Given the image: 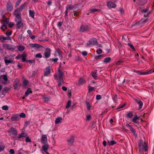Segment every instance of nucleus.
<instances>
[{
    "label": "nucleus",
    "instance_id": "1",
    "mask_svg": "<svg viewBox=\"0 0 154 154\" xmlns=\"http://www.w3.org/2000/svg\"><path fill=\"white\" fill-rule=\"evenodd\" d=\"M63 72L60 69H59L54 75L55 79L57 80L58 82V87L61 86V84L63 83L64 80L63 78Z\"/></svg>",
    "mask_w": 154,
    "mask_h": 154
},
{
    "label": "nucleus",
    "instance_id": "2",
    "mask_svg": "<svg viewBox=\"0 0 154 154\" xmlns=\"http://www.w3.org/2000/svg\"><path fill=\"white\" fill-rule=\"evenodd\" d=\"M138 146L139 148V151L144 150L147 151L148 149L147 143L144 142L143 143L141 140H140L139 142Z\"/></svg>",
    "mask_w": 154,
    "mask_h": 154
},
{
    "label": "nucleus",
    "instance_id": "3",
    "mask_svg": "<svg viewBox=\"0 0 154 154\" xmlns=\"http://www.w3.org/2000/svg\"><path fill=\"white\" fill-rule=\"evenodd\" d=\"M134 72L140 75H146L154 72V69H151L149 70H146L145 72H142L139 70H134Z\"/></svg>",
    "mask_w": 154,
    "mask_h": 154
},
{
    "label": "nucleus",
    "instance_id": "4",
    "mask_svg": "<svg viewBox=\"0 0 154 154\" xmlns=\"http://www.w3.org/2000/svg\"><path fill=\"white\" fill-rule=\"evenodd\" d=\"M90 28L89 26L86 24L82 25L79 29V31L81 32H83L89 31Z\"/></svg>",
    "mask_w": 154,
    "mask_h": 154
},
{
    "label": "nucleus",
    "instance_id": "5",
    "mask_svg": "<svg viewBox=\"0 0 154 154\" xmlns=\"http://www.w3.org/2000/svg\"><path fill=\"white\" fill-rule=\"evenodd\" d=\"M13 9V5L10 0H8L6 5V10L8 11H11Z\"/></svg>",
    "mask_w": 154,
    "mask_h": 154
},
{
    "label": "nucleus",
    "instance_id": "6",
    "mask_svg": "<svg viewBox=\"0 0 154 154\" xmlns=\"http://www.w3.org/2000/svg\"><path fill=\"white\" fill-rule=\"evenodd\" d=\"M14 15L15 17V21L16 22L22 20L20 13L17 12V11H15L14 12Z\"/></svg>",
    "mask_w": 154,
    "mask_h": 154
},
{
    "label": "nucleus",
    "instance_id": "7",
    "mask_svg": "<svg viewBox=\"0 0 154 154\" xmlns=\"http://www.w3.org/2000/svg\"><path fill=\"white\" fill-rule=\"evenodd\" d=\"M27 55L26 54L24 53L22 54H18L16 57V58L17 59L22 58L21 59L23 62L26 61V57Z\"/></svg>",
    "mask_w": 154,
    "mask_h": 154
},
{
    "label": "nucleus",
    "instance_id": "8",
    "mask_svg": "<svg viewBox=\"0 0 154 154\" xmlns=\"http://www.w3.org/2000/svg\"><path fill=\"white\" fill-rule=\"evenodd\" d=\"M8 133L11 135L16 136L17 134L16 129L14 128H11L8 131Z\"/></svg>",
    "mask_w": 154,
    "mask_h": 154
},
{
    "label": "nucleus",
    "instance_id": "9",
    "mask_svg": "<svg viewBox=\"0 0 154 154\" xmlns=\"http://www.w3.org/2000/svg\"><path fill=\"white\" fill-rule=\"evenodd\" d=\"M51 69L50 66L46 68L44 70V75L45 76H48L51 74Z\"/></svg>",
    "mask_w": 154,
    "mask_h": 154
},
{
    "label": "nucleus",
    "instance_id": "10",
    "mask_svg": "<svg viewBox=\"0 0 154 154\" xmlns=\"http://www.w3.org/2000/svg\"><path fill=\"white\" fill-rule=\"evenodd\" d=\"M133 100L138 104L139 105V106L138 107V109H140L142 108L143 105V103L142 101L139 99L138 98H134Z\"/></svg>",
    "mask_w": 154,
    "mask_h": 154
},
{
    "label": "nucleus",
    "instance_id": "11",
    "mask_svg": "<svg viewBox=\"0 0 154 154\" xmlns=\"http://www.w3.org/2000/svg\"><path fill=\"white\" fill-rule=\"evenodd\" d=\"M44 55L45 58L49 57L51 55V49L49 48H46Z\"/></svg>",
    "mask_w": 154,
    "mask_h": 154
},
{
    "label": "nucleus",
    "instance_id": "12",
    "mask_svg": "<svg viewBox=\"0 0 154 154\" xmlns=\"http://www.w3.org/2000/svg\"><path fill=\"white\" fill-rule=\"evenodd\" d=\"M20 119V117L17 114L13 115L11 118V120L13 122H17Z\"/></svg>",
    "mask_w": 154,
    "mask_h": 154
},
{
    "label": "nucleus",
    "instance_id": "13",
    "mask_svg": "<svg viewBox=\"0 0 154 154\" xmlns=\"http://www.w3.org/2000/svg\"><path fill=\"white\" fill-rule=\"evenodd\" d=\"M107 6L110 8H114L116 7V5L111 1H109L107 2Z\"/></svg>",
    "mask_w": 154,
    "mask_h": 154
},
{
    "label": "nucleus",
    "instance_id": "14",
    "mask_svg": "<svg viewBox=\"0 0 154 154\" xmlns=\"http://www.w3.org/2000/svg\"><path fill=\"white\" fill-rule=\"evenodd\" d=\"M29 46L32 48H39L41 47H43L42 46L36 43L30 44Z\"/></svg>",
    "mask_w": 154,
    "mask_h": 154
},
{
    "label": "nucleus",
    "instance_id": "15",
    "mask_svg": "<svg viewBox=\"0 0 154 154\" xmlns=\"http://www.w3.org/2000/svg\"><path fill=\"white\" fill-rule=\"evenodd\" d=\"M3 47L5 49H6L11 50L12 49L11 46L9 44H8L6 43L3 44Z\"/></svg>",
    "mask_w": 154,
    "mask_h": 154
},
{
    "label": "nucleus",
    "instance_id": "16",
    "mask_svg": "<svg viewBox=\"0 0 154 154\" xmlns=\"http://www.w3.org/2000/svg\"><path fill=\"white\" fill-rule=\"evenodd\" d=\"M42 143L45 144L47 142V137L45 135H43L42 136L41 138Z\"/></svg>",
    "mask_w": 154,
    "mask_h": 154
},
{
    "label": "nucleus",
    "instance_id": "17",
    "mask_svg": "<svg viewBox=\"0 0 154 154\" xmlns=\"http://www.w3.org/2000/svg\"><path fill=\"white\" fill-rule=\"evenodd\" d=\"M9 23V21L8 19H4L2 21V24L3 25V26H4V28H5V29H7V27H6V25L8 24Z\"/></svg>",
    "mask_w": 154,
    "mask_h": 154
},
{
    "label": "nucleus",
    "instance_id": "18",
    "mask_svg": "<svg viewBox=\"0 0 154 154\" xmlns=\"http://www.w3.org/2000/svg\"><path fill=\"white\" fill-rule=\"evenodd\" d=\"M26 3H24L22 5H21L19 8H17V9L15 11H17V12H18L20 11H21L24 8Z\"/></svg>",
    "mask_w": 154,
    "mask_h": 154
},
{
    "label": "nucleus",
    "instance_id": "19",
    "mask_svg": "<svg viewBox=\"0 0 154 154\" xmlns=\"http://www.w3.org/2000/svg\"><path fill=\"white\" fill-rule=\"evenodd\" d=\"M74 140V137H72L69 139L67 140L69 145H72L73 143Z\"/></svg>",
    "mask_w": 154,
    "mask_h": 154
},
{
    "label": "nucleus",
    "instance_id": "20",
    "mask_svg": "<svg viewBox=\"0 0 154 154\" xmlns=\"http://www.w3.org/2000/svg\"><path fill=\"white\" fill-rule=\"evenodd\" d=\"M17 24V29L20 28L21 26H23V23L22 22V20L16 22Z\"/></svg>",
    "mask_w": 154,
    "mask_h": 154
},
{
    "label": "nucleus",
    "instance_id": "21",
    "mask_svg": "<svg viewBox=\"0 0 154 154\" xmlns=\"http://www.w3.org/2000/svg\"><path fill=\"white\" fill-rule=\"evenodd\" d=\"M48 147L47 145H45L42 146V149L45 152H47Z\"/></svg>",
    "mask_w": 154,
    "mask_h": 154
},
{
    "label": "nucleus",
    "instance_id": "22",
    "mask_svg": "<svg viewBox=\"0 0 154 154\" xmlns=\"http://www.w3.org/2000/svg\"><path fill=\"white\" fill-rule=\"evenodd\" d=\"M32 91L31 89L29 88L25 92V97H27L30 93H32Z\"/></svg>",
    "mask_w": 154,
    "mask_h": 154
},
{
    "label": "nucleus",
    "instance_id": "23",
    "mask_svg": "<svg viewBox=\"0 0 154 154\" xmlns=\"http://www.w3.org/2000/svg\"><path fill=\"white\" fill-rule=\"evenodd\" d=\"M90 12L91 13H93L96 11H101L100 9H90L89 10Z\"/></svg>",
    "mask_w": 154,
    "mask_h": 154
},
{
    "label": "nucleus",
    "instance_id": "24",
    "mask_svg": "<svg viewBox=\"0 0 154 154\" xmlns=\"http://www.w3.org/2000/svg\"><path fill=\"white\" fill-rule=\"evenodd\" d=\"M62 118L58 117L56 118L55 120V123L56 124H58L59 123L61 122V121L62 120Z\"/></svg>",
    "mask_w": 154,
    "mask_h": 154
},
{
    "label": "nucleus",
    "instance_id": "25",
    "mask_svg": "<svg viewBox=\"0 0 154 154\" xmlns=\"http://www.w3.org/2000/svg\"><path fill=\"white\" fill-rule=\"evenodd\" d=\"M139 117H138L136 115L134 116V118L132 119V121L135 123L137 122V120L139 119Z\"/></svg>",
    "mask_w": 154,
    "mask_h": 154
},
{
    "label": "nucleus",
    "instance_id": "26",
    "mask_svg": "<svg viewBox=\"0 0 154 154\" xmlns=\"http://www.w3.org/2000/svg\"><path fill=\"white\" fill-rule=\"evenodd\" d=\"M17 48L20 51H23L25 49V47L23 46L19 45L17 47Z\"/></svg>",
    "mask_w": 154,
    "mask_h": 154
},
{
    "label": "nucleus",
    "instance_id": "27",
    "mask_svg": "<svg viewBox=\"0 0 154 154\" xmlns=\"http://www.w3.org/2000/svg\"><path fill=\"white\" fill-rule=\"evenodd\" d=\"M74 8V6L72 5H68L66 7V9L69 11L71 10Z\"/></svg>",
    "mask_w": 154,
    "mask_h": 154
},
{
    "label": "nucleus",
    "instance_id": "28",
    "mask_svg": "<svg viewBox=\"0 0 154 154\" xmlns=\"http://www.w3.org/2000/svg\"><path fill=\"white\" fill-rule=\"evenodd\" d=\"M19 81H18L17 82H14V89H17L19 87Z\"/></svg>",
    "mask_w": 154,
    "mask_h": 154
},
{
    "label": "nucleus",
    "instance_id": "29",
    "mask_svg": "<svg viewBox=\"0 0 154 154\" xmlns=\"http://www.w3.org/2000/svg\"><path fill=\"white\" fill-rule=\"evenodd\" d=\"M85 80L82 78H80L79 80V85H82L85 83Z\"/></svg>",
    "mask_w": 154,
    "mask_h": 154
},
{
    "label": "nucleus",
    "instance_id": "30",
    "mask_svg": "<svg viewBox=\"0 0 154 154\" xmlns=\"http://www.w3.org/2000/svg\"><path fill=\"white\" fill-rule=\"evenodd\" d=\"M29 83V82L28 80H24L23 81V85L24 87H26Z\"/></svg>",
    "mask_w": 154,
    "mask_h": 154
},
{
    "label": "nucleus",
    "instance_id": "31",
    "mask_svg": "<svg viewBox=\"0 0 154 154\" xmlns=\"http://www.w3.org/2000/svg\"><path fill=\"white\" fill-rule=\"evenodd\" d=\"M108 143L109 146H112L116 144V142L114 140H111L110 141H108Z\"/></svg>",
    "mask_w": 154,
    "mask_h": 154
},
{
    "label": "nucleus",
    "instance_id": "32",
    "mask_svg": "<svg viewBox=\"0 0 154 154\" xmlns=\"http://www.w3.org/2000/svg\"><path fill=\"white\" fill-rule=\"evenodd\" d=\"M29 14L32 18H34V12L32 10H30L29 11Z\"/></svg>",
    "mask_w": 154,
    "mask_h": 154
},
{
    "label": "nucleus",
    "instance_id": "33",
    "mask_svg": "<svg viewBox=\"0 0 154 154\" xmlns=\"http://www.w3.org/2000/svg\"><path fill=\"white\" fill-rule=\"evenodd\" d=\"M26 134L23 132L21 133L20 134H18V138H20L22 137H25L26 136Z\"/></svg>",
    "mask_w": 154,
    "mask_h": 154
},
{
    "label": "nucleus",
    "instance_id": "34",
    "mask_svg": "<svg viewBox=\"0 0 154 154\" xmlns=\"http://www.w3.org/2000/svg\"><path fill=\"white\" fill-rule=\"evenodd\" d=\"M111 60V58L109 57H108L105 58L104 60V63H108Z\"/></svg>",
    "mask_w": 154,
    "mask_h": 154
},
{
    "label": "nucleus",
    "instance_id": "35",
    "mask_svg": "<svg viewBox=\"0 0 154 154\" xmlns=\"http://www.w3.org/2000/svg\"><path fill=\"white\" fill-rule=\"evenodd\" d=\"M2 78L5 81H7L8 80V78L6 75H1L0 76V78Z\"/></svg>",
    "mask_w": 154,
    "mask_h": 154
},
{
    "label": "nucleus",
    "instance_id": "36",
    "mask_svg": "<svg viewBox=\"0 0 154 154\" xmlns=\"http://www.w3.org/2000/svg\"><path fill=\"white\" fill-rule=\"evenodd\" d=\"M6 58V57H5V64L8 65L9 63H10L11 62H12V60H8L7 59H5V58Z\"/></svg>",
    "mask_w": 154,
    "mask_h": 154
},
{
    "label": "nucleus",
    "instance_id": "37",
    "mask_svg": "<svg viewBox=\"0 0 154 154\" xmlns=\"http://www.w3.org/2000/svg\"><path fill=\"white\" fill-rule=\"evenodd\" d=\"M86 103L88 109L89 110L91 108V104L88 102H87Z\"/></svg>",
    "mask_w": 154,
    "mask_h": 154
},
{
    "label": "nucleus",
    "instance_id": "38",
    "mask_svg": "<svg viewBox=\"0 0 154 154\" xmlns=\"http://www.w3.org/2000/svg\"><path fill=\"white\" fill-rule=\"evenodd\" d=\"M90 43L91 44H94L96 42V40L95 39H91L89 41Z\"/></svg>",
    "mask_w": 154,
    "mask_h": 154
},
{
    "label": "nucleus",
    "instance_id": "39",
    "mask_svg": "<svg viewBox=\"0 0 154 154\" xmlns=\"http://www.w3.org/2000/svg\"><path fill=\"white\" fill-rule=\"evenodd\" d=\"M92 75L95 79H96L97 77V74L95 72H92Z\"/></svg>",
    "mask_w": 154,
    "mask_h": 154
},
{
    "label": "nucleus",
    "instance_id": "40",
    "mask_svg": "<svg viewBox=\"0 0 154 154\" xmlns=\"http://www.w3.org/2000/svg\"><path fill=\"white\" fill-rule=\"evenodd\" d=\"M130 130L132 133L135 134V131L134 129L132 127V126H130Z\"/></svg>",
    "mask_w": 154,
    "mask_h": 154
},
{
    "label": "nucleus",
    "instance_id": "41",
    "mask_svg": "<svg viewBox=\"0 0 154 154\" xmlns=\"http://www.w3.org/2000/svg\"><path fill=\"white\" fill-rule=\"evenodd\" d=\"M133 116V114L132 112H130L127 114V116L128 117L130 118H131Z\"/></svg>",
    "mask_w": 154,
    "mask_h": 154
},
{
    "label": "nucleus",
    "instance_id": "42",
    "mask_svg": "<svg viewBox=\"0 0 154 154\" xmlns=\"http://www.w3.org/2000/svg\"><path fill=\"white\" fill-rule=\"evenodd\" d=\"M71 101L70 100H69L68 101L67 105L66 106V108H69V106H70L71 105Z\"/></svg>",
    "mask_w": 154,
    "mask_h": 154
},
{
    "label": "nucleus",
    "instance_id": "43",
    "mask_svg": "<svg viewBox=\"0 0 154 154\" xmlns=\"http://www.w3.org/2000/svg\"><path fill=\"white\" fill-rule=\"evenodd\" d=\"M103 57V55H100L96 56L95 57V59H101V58Z\"/></svg>",
    "mask_w": 154,
    "mask_h": 154
},
{
    "label": "nucleus",
    "instance_id": "44",
    "mask_svg": "<svg viewBox=\"0 0 154 154\" xmlns=\"http://www.w3.org/2000/svg\"><path fill=\"white\" fill-rule=\"evenodd\" d=\"M2 109L5 110H8V106L6 105H4L2 106Z\"/></svg>",
    "mask_w": 154,
    "mask_h": 154
},
{
    "label": "nucleus",
    "instance_id": "45",
    "mask_svg": "<svg viewBox=\"0 0 154 154\" xmlns=\"http://www.w3.org/2000/svg\"><path fill=\"white\" fill-rule=\"evenodd\" d=\"M36 58H41L42 57V55L41 53H38L36 54L35 56Z\"/></svg>",
    "mask_w": 154,
    "mask_h": 154
},
{
    "label": "nucleus",
    "instance_id": "46",
    "mask_svg": "<svg viewBox=\"0 0 154 154\" xmlns=\"http://www.w3.org/2000/svg\"><path fill=\"white\" fill-rule=\"evenodd\" d=\"M12 31H9L8 30L6 32V35L7 36L10 35L12 34Z\"/></svg>",
    "mask_w": 154,
    "mask_h": 154
},
{
    "label": "nucleus",
    "instance_id": "47",
    "mask_svg": "<svg viewBox=\"0 0 154 154\" xmlns=\"http://www.w3.org/2000/svg\"><path fill=\"white\" fill-rule=\"evenodd\" d=\"M11 40V38L9 36L7 37H4L3 38V40Z\"/></svg>",
    "mask_w": 154,
    "mask_h": 154
},
{
    "label": "nucleus",
    "instance_id": "48",
    "mask_svg": "<svg viewBox=\"0 0 154 154\" xmlns=\"http://www.w3.org/2000/svg\"><path fill=\"white\" fill-rule=\"evenodd\" d=\"M22 0H17L16 2L15 6L17 7L20 3Z\"/></svg>",
    "mask_w": 154,
    "mask_h": 154
},
{
    "label": "nucleus",
    "instance_id": "49",
    "mask_svg": "<svg viewBox=\"0 0 154 154\" xmlns=\"http://www.w3.org/2000/svg\"><path fill=\"white\" fill-rule=\"evenodd\" d=\"M5 148V145H0V152L3 151Z\"/></svg>",
    "mask_w": 154,
    "mask_h": 154
},
{
    "label": "nucleus",
    "instance_id": "50",
    "mask_svg": "<svg viewBox=\"0 0 154 154\" xmlns=\"http://www.w3.org/2000/svg\"><path fill=\"white\" fill-rule=\"evenodd\" d=\"M9 90V88L8 87H5L3 88V92H7Z\"/></svg>",
    "mask_w": 154,
    "mask_h": 154
},
{
    "label": "nucleus",
    "instance_id": "51",
    "mask_svg": "<svg viewBox=\"0 0 154 154\" xmlns=\"http://www.w3.org/2000/svg\"><path fill=\"white\" fill-rule=\"evenodd\" d=\"M94 87H91L89 86L88 87V91L89 92H91L94 89Z\"/></svg>",
    "mask_w": 154,
    "mask_h": 154
},
{
    "label": "nucleus",
    "instance_id": "52",
    "mask_svg": "<svg viewBox=\"0 0 154 154\" xmlns=\"http://www.w3.org/2000/svg\"><path fill=\"white\" fill-rule=\"evenodd\" d=\"M128 46H129L133 50H135V48L134 47V46L132 45L131 44V43H128Z\"/></svg>",
    "mask_w": 154,
    "mask_h": 154
},
{
    "label": "nucleus",
    "instance_id": "53",
    "mask_svg": "<svg viewBox=\"0 0 154 154\" xmlns=\"http://www.w3.org/2000/svg\"><path fill=\"white\" fill-rule=\"evenodd\" d=\"M20 116L22 118H25L26 117V115L25 113H21L20 115Z\"/></svg>",
    "mask_w": 154,
    "mask_h": 154
},
{
    "label": "nucleus",
    "instance_id": "54",
    "mask_svg": "<svg viewBox=\"0 0 154 154\" xmlns=\"http://www.w3.org/2000/svg\"><path fill=\"white\" fill-rule=\"evenodd\" d=\"M25 140L26 142H31V139L28 137H27L26 138Z\"/></svg>",
    "mask_w": 154,
    "mask_h": 154
},
{
    "label": "nucleus",
    "instance_id": "55",
    "mask_svg": "<svg viewBox=\"0 0 154 154\" xmlns=\"http://www.w3.org/2000/svg\"><path fill=\"white\" fill-rule=\"evenodd\" d=\"M102 52V50L101 49H99L97 51V52L98 54H100Z\"/></svg>",
    "mask_w": 154,
    "mask_h": 154
},
{
    "label": "nucleus",
    "instance_id": "56",
    "mask_svg": "<svg viewBox=\"0 0 154 154\" xmlns=\"http://www.w3.org/2000/svg\"><path fill=\"white\" fill-rule=\"evenodd\" d=\"M58 59L57 58H55L54 59H50V60H52V61L54 62H56L57 61Z\"/></svg>",
    "mask_w": 154,
    "mask_h": 154
},
{
    "label": "nucleus",
    "instance_id": "57",
    "mask_svg": "<svg viewBox=\"0 0 154 154\" xmlns=\"http://www.w3.org/2000/svg\"><path fill=\"white\" fill-rule=\"evenodd\" d=\"M82 55L84 56H86L88 54V53L86 51H84L82 52Z\"/></svg>",
    "mask_w": 154,
    "mask_h": 154
},
{
    "label": "nucleus",
    "instance_id": "58",
    "mask_svg": "<svg viewBox=\"0 0 154 154\" xmlns=\"http://www.w3.org/2000/svg\"><path fill=\"white\" fill-rule=\"evenodd\" d=\"M101 99V96L100 95H97L96 96V99L97 100H99Z\"/></svg>",
    "mask_w": 154,
    "mask_h": 154
},
{
    "label": "nucleus",
    "instance_id": "59",
    "mask_svg": "<svg viewBox=\"0 0 154 154\" xmlns=\"http://www.w3.org/2000/svg\"><path fill=\"white\" fill-rule=\"evenodd\" d=\"M68 95L69 97H70L71 96V90H69L68 91Z\"/></svg>",
    "mask_w": 154,
    "mask_h": 154
},
{
    "label": "nucleus",
    "instance_id": "60",
    "mask_svg": "<svg viewBox=\"0 0 154 154\" xmlns=\"http://www.w3.org/2000/svg\"><path fill=\"white\" fill-rule=\"evenodd\" d=\"M14 25V23H10L8 24V26H9V27H10V28H11Z\"/></svg>",
    "mask_w": 154,
    "mask_h": 154
},
{
    "label": "nucleus",
    "instance_id": "61",
    "mask_svg": "<svg viewBox=\"0 0 154 154\" xmlns=\"http://www.w3.org/2000/svg\"><path fill=\"white\" fill-rule=\"evenodd\" d=\"M124 62V61L123 60H119L118 61L116 62V63L117 65L119 64V63H123Z\"/></svg>",
    "mask_w": 154,
    "mask_h": 154
},
{
    "label": "nucleus",
    "instance_id": "62",
    "mask_svg": "<svg viewBox=\"0 0 154 154\" xmlns=\"http://www.w3.org/2000/svg\"><path fill=\"white\" fill-rule=\"evenodd\" d=\"M9 152L11 154H14V151L13 149H11L9 151Z\"/></svg>",
    "mask_w": 154,
    "mask_h": 154
},
{
    "label": "nucleus",
    "instance_id": "63",
    "mask_svg": "<svg viewBox=\"0 0 154 154\" xmlns=\"http://www.w3.org/2000/svg\"><path fill=\"white\" fill-rule=\"evenodd\" d=\"M29 37L32 39H34L35 38V36L34 35H29Z\"/></svg>",
    "mask_w": 154,
    "mask_h": 154
},
{
    "label": "nucleus",
    "instance_id": "64",
    "mask_svg": "<svg viewBox=\"0 0 154 154\" xmlns=\"http://www.w3.org/2000/svg\"><path fill=\"white\" fill-rule=\"evenodd\" d=\"M27 32L29 35H32V32L30 30H28L27 31Z\"/></svg>",
    "mask_w": 154,
    "mask_h": 154
}]
</instances>
